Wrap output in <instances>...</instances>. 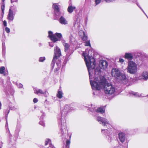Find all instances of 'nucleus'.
I'll list each match as a JSON object with an SVG mask.
<instances>
[{"label": "nucleus", "instance_id": "8", "mask_svg": "<svg viewBox=\"0 0 148 148\" xmlns=\"http://www.w3.org/2000/svg\"><path fill=\"white\" fill-rule=\"evenodd\" d=\"M97 120L99 122L100 124L104 126H109L110 125L109 123L108 120L105 118H102L101 117L98 116L97 118Z\"/></svg>", "mask_w": 148, "mask_h": 148}, {"label": "nucleus", "instance_id": "20", "mask_svg": "<svg viewBox=\"0 0 148 148\" xmlns=\"http://www.w3.org/2000/svg\"><path fill=\"white\" fill-rule=\"evenodd\" d=\"M75 9V6H73L72 5H69L67 9L68 12L70 13H72Z\"/></svg>", "mask_w": 148, "mask_h": 148}, {"label": "nucleus", "instance_id": "34", "mask_svg": "<svg viewBox=\"0 0 148 148\" xmlns=\"http://www.w3.org/2000/svg\"><path fill=\"white\" fill-rule=\"evenodd\" d=\"M136 4H137V5H138V6L141 9V10L146 15V16L147 17V18H148V17L147 16V15L145 14V12L144 10L142 9V8L140 6L138 5V4L137 3H136Z\"/></svg>", "mask_w": 148, "mask_h": 148}, {"label": "nucleus", "instance_id": "44", "mask_svg": "<svg viewBox=\"0 0 148 148\" xmlns=\"http://www.w3.org/2000/svg\"><path fill=\"white\" fill-rule=\"evenodd\" d=\"M59 69H60L59 67H58L55 70V71H58V70H59Z\"/></svg>", "mask_w": 148, "mask_h": 148}, {"label": "nucleus", "instance_id": "5", "mask_svg": "<svg viewBox=\"0 0 148 148\" xmlns=\"http://www.w3.org/2000/svg\"><path fill=\"white\" fill-rule=\"evenodd\" d=\"M48 37L50 39L54 42L57 41H60L61 38L62 37V34L60 33H56L53 34V33L51 31L48 32Z\"/></svg>", "mask_w": 148, "mask_h": 148}, {"label": "nucleus", "instance_id": "22", "mask_svg": "<svg viewBox=\"0 0 148 148\" xmlns=\"http://www.w3.org/2000/svg\"><path fill=\"white\" fill-rule=\"evenodd\" d=\"M105 110L104 108H99L96 110L97 112H100L101 114H103L104 113Z\"/></svg>", "mask_w": 148, "mask_h": 148}, {"label": "nucleus", "instance_id": "4", "mask_svg": "<svg viewBox=\"0 0 148 148\" xmlns=\"http://www.w3.org/2000/svg\"><path fill=\"white\" fill-rule=\"evenodd\" d=\"M137 66L135 62L132 60L128 61L127 67V72L131 74H135L137 71Z\"/></svg>", "mask_w": 148, "mask_h": 148}, {"label": "nucleus", "instance_id": "48", "mask_svg": "<svg viewBox=\"0 0 148 148\" xmlns=\"http://www.w3.org/2000/svg\"><path fill=\"white\" fill-rule=\"evenodd\" d=\"M2 1L3 2L4 1H5V0H2Z\"/></svg>", "mask_w": 148, "mask_h": 148}, {"label": "nucleus", "instance_id": "12", "mask_svg": "<svg viewBox=\"0 0 148 148\" xmlns=\"http://www.w3.org/2000/svg\"><path fill=\"white\" fill-rule=\"evenodd\" d=\"M129 94L130 96H134L136 97H143L144 96L142 95L141 93H139L133 91H130L129 92Z\"/></svg>", "mask_w": 148, "mask_h": 148}, {"label": "nucleus", "instance_id": "46", "mask_svg": "<svg viewBox=\"0 0 148 148\" xmlns=\"http://www.w3.org/2000/svg\"><path fill=\"white\" fill-rule=\"evenodd\" d=\"M93 94L94 95H95V92H93Z\"/></svg>", "mask_w": 148, "mask_h": 148}, {"label": "nucleus", "instance_id": "7", "mask_svg": "<svg viewBox=\"0 0 148 148\" xmlns=\"http://www.w3.org/2000/svg\"><path fill=\"white\" fill-rule=\"evenodd\" d=\"M135 80H141L146 81L148 80V71H143L138 77H136L134 79Z\"/></svg>", "mask_w": 148, "mask_h": 148}, {"label": "nucleus", "instance_id": "25", "mask_svg": "<svg viewBox=\"0 0 148 148\" xmlns=\"http://www.w3.org/2000/svg\"><path fill=\"white\" fill-rule=\"evenodd\" d=\"M45 60V57H40L39 59V61L40 62H43Z\"/></svg>", "mask_w": 148, "mask_h": 148}, {"label": "nucleus", "instance_id": "17", "mask_svg": "<svg viewBox=\"0 0 148 148\" xmlns=\"http://www.w3.org/2000/svg\"><path fill=\"white\" fill-rule=\"evenodd\" d=\"M59 21L60 23L62 24L66 25L68 24L67 21L65 18L63 16H61L60 17Z\"/></svg>", "mask_w": 148, "mask_h": 148}, {"label": "nucleus", "instance_id": "3", "mask_svg": "<svg viewBox=\"0 0 148 148\" xmlns=\"http://www.w3.org/2000/svg\"><path fill=\"white\" fill-rule=\"evenodd\" d=\"M111 74L113 77L116 78L121 84H126L128 82V79L125 75L118 68H113L112 70Z\"/></svg>", "mask_w": 148, "mask_h": 148}, {"label": "nucleus", "instance_id": "15", "mask_svg": "<svg viewBox=\"0 0 148 148\" xmlns=\"http://www.w3.org/2000/svg\"><path fill=\"white\" fill-rule=\"evenodd\" d=\"M11 7H10L8 15V19L10 21H12L14 19L13 12L11 10Z\"/></svg>", "mask_w": 148, "mask_h": 148}, {"label": "nucleus", "instance_id": "14", "mask_svg": "<svg viewBox=\"0 0 148 148\" xmlns=\"http://www.w3.org/2000/svg\"><path fill=\"white\" fill-rule=\"evenodd\" d=\"M118 136L119 140L122 143H123L125 140V134L122 132H120Z\"/></svg>", "mask_w": 148, "mask_h": 148}, {"label": "nucleus", "instance_id": "51", "mask_svg": "<svg viewBox=\"0 0 148 148\" xmlns=\"http://www.w3.org/2000/svg\"><path fill=\"white\" fill-rule=\"evenodd\" d=\"M0 148H1V147H0Z\"/></svg>", "mask_w": 148, "mask_h": 148}, {"label": "nucleus", "instance_id": "27", "mask_svg": "<svg viewBox=\"0 0 148 148\" xmlns=\"http://www.w3.org/2000/svg\"><path fill=\"white\" fill-rule=\"evenodd\" d=\"M102 0H95L96 5L99 4L101 2Z\"/></svg>", "mask_w": 148, "mask_h": 148}, {"label": "nucleus", "instance_id": "10", "mask_svg": "<svg viewBox=\"0 0 148 148\" xmlns=\"http://www.w3.org/2000/svg\"><path fill=\"white\" fill-rule=\"evenodd\" d=\"M34 93L38 95L39 94L43 95L45 97H47L49 95V93L46 90L44 91L40 89H37L36 88H34Z\"/></svg>", "mask_w": 148, "mask_h": 148}, {"label": "nucleus", "instance_id": "28", "mask_svg": "<svg viewBox=\"0 0 148 148\" xmlns=\"http://www.w3.org/2000/svg\"><path fill=\"white\" fill-rule=\"evenodd\" d=\"M85 43V46L90 47L91 46L90 40H88L87 41H86Z\"/></svg>", "mask_w": 148, "mask_h": 148}, {"label": "nucleus", "instance_id": "43", "mask_svg": "<svg viewBox=\"0 0 148 148\" xmlns=\"http://www.w3.org/2000/svg\"><path fill=\"white\" fill-rule=\"evenodd\" d=\"M14 107H11L10 106H9V109L10 110H13L14 109Z\"/></svg>", "mask_w": 148, "mask_h": 148}, {"label": "nucleus", "instance_id": "49", "mask_svg": "<svg viewBox=\"0 0 148 148\" xmlns=\"http://www.w3.org/2000/svg\"><path fill=\"white\" fill-rule=\"evenodd\" d=\"M90 111L91 112H92L93 110H90Z\"/></svg>", "mask_w": 148, "mask_h": 148}, {"label": "nucleus", "instance_id": "16", "mask_svg": "<svg viewBox=\"0 0 148 148\" xmlns=\"http://www.w3.org/2000/svg\"><path fill=\"white\" fill-rule=\"evenodd\" d=\"M133 55L130 53H126L124 56V58L127 60H131L133 58Z\"/></svg>", "mask_w": 148, "mask_h": 148}, {"label": "nucleus", "instance_id": "21", "mask_svg": "<svg viewBox=\"0 0 148 148\" xmlns=\"http://www.w3.org/2000/svg\"><path fill=\"white\" fill-rule=\"evenodd\" d=\"M111 130L110 129H104L103 130L102 129L101 132L102 133L104 134L105 135H108L110 132Z\"/></svg>", "mask_w": 148, "mask_h": 148}, {"label": "nucleus", "instance_id": "42", "mask_svg": "<svg viewBox=\"0 0 148 148\" xmlns=\"http://www.w3.org/2000/svg\"><path fill=\"white\" fill-rule=\"evenodd\" d=\"M3 24L5 26H7L6 22L5 21H4L3 22Z\"/></svg>", "mask_w": 148, "mask_h": 148}, {"label": "nucleus", "instance_id": "31", "mask_svg": "<svg viewBox=\"0 0 148 148\" xmlns=\"http://www.w3.org/2000/svg\"><path fill=\"white\" fill-rule=\"evenodd\" d=\"M66 147H69V145L70 143V140H66Z\"/></svg>", "mask_w": 148, "mask_h": 148}, {"label": "nucleus", "instance_id": "50", "mask_svg": "<svg viewBox=\"0 0 148 148\" xmlns=\"http://www.w3.org/2000/svg\"><path fill=\"white\" fill-rule=\"evenodd\" d=\"M114 148H118L117 147H114Z\"/></svg>", "mask_w": 148, "mask_h": 148}, {"label": "nucleus", "instance_id": "23", "mask_svg": "<svg viewBox=\"0 0 148 148\" xmlns=\"http://www.w3.org/2000/svg\"><path fill=\"white\" fill-rule=\"evenodd\" d=\"M57 97L59 99H61L63 97V93L62 91L59 90L57 94Z\"/></svg>", "mask_w": 148, "mask_h": 148}, {"label": "nucleus", "instance_id": "35", "mask_svg": "<svg viewBox=\"0 0 148 148\" xmlns=\"http://www.w3.org/2000/svg\"><path fill=\"white\" fill-rule=\"evenodd\" d=\"M10 110H6V111H5V114L6 115V116L7 117L8 116V115L9 113Z\"/></svg>", "mask_w": 148, "mask_h": 148}, {"label": "nucleus", "instance_id": "6", "mask_svg": "<svg viewBox=\"0 0 148 148\" xmlns=\"http://www.w3.org/2000/svg\"><path fill=\"white\" fill-rule=\"evenodd\" d=\"M54 55L52 60L51 64L53 66L55 64L56 60L60 57L61 55V53L60 48L56 46L54 49Z\"/></svg>", "mask_w": 148, "mask_h": 148}, {"label": "nucleus", "instance_id": "19", "mask_svg": "<svg viewBox=\"0 0 148 148\" xmlns=\"http://www.w3.org/2000/svg\"><path fill=\"white\" fill-rule=\"evenodd\" d=\"M51 141L49 139H47L45 140V145H46L48 144H49V147L47 148H55L53 145L51 144Z\"/></svg>", "mask_w": 148, "mask_h": 148}, {"label": "nucleus", "instance_id": "39", "mask_svg": "<svg viewBox=\"0 0 148 148\" xmlns=\"http://www.w3.org/2000/svg\"><path fill=\"white\" fill-rule=\"evenodd\" d=\"M18 87L19 88H22L23 87V85L21 83H19L18 85Z\"/></svg>", "mask_w": 148, "mask_h": 148}, {"label": "nucleus", "instance_id": "45", "mask_svg": "<svg viewBox=\"0 0 148 148\" xmlns=\"http://www.w3.org/2000/svg\"><path fill=\"white\" fill-rule=\"evenodd\" d=\"M8 124L7 121H6V122L5 125L6 127H8Z\"/></svg>", "mask_w": 148, "mask_h": 148}, {"label": "nucleus", "instance_id": "36", "mask_svg": "<svg viewBox=\"0 0 148 148\" xmlns=\"http://www.w3.org/2000/svg\"><path fill=\"white\" fill-rule=\"evenodd\" d=\"M107 3H110L113 1H114L115 0H104Z\"/></svg>", "mask_w": 148, "mask_h": 148}, {"label": "nucleus", "instance_id": "30", "mask_svg": "<svg viewBox=\"0 0 148 148\" xmlns=\"http://www.w3.org/2000/svg\"><path fill=\"white\" fill-rule=\"evenodd\" d=\"M79 34L81 36H82L85 34L84 32L82 30H80L79 33Z\"/></svg>", "mask_w": 148, "mask_h": 148}, {"label": "nucleus", "instance_id": "33", "mask_svg": "<svg viewBox=\"0 0 148 148\" xmlns=\"http://www.w3.org/2000/svg\"><path fill=\"white\" fill-rule=\"evenodd\" d=\"M1 8L2 11L3 12V13L4 11V10H5V5L3 4L2 5L1 7Z\"/></svg>", "mask_w": 148, "mask_h": 148}, {"label": "nucleus", "instance_id": "32", "mask_svg": "<svg viewBox=\"0 0 148 148\" xmlns=\"http://www.w3.org/2000/svg\"><path fill=\"white\" fill-rule=\"evenodd\" d=\"M5 30L7 33H9L10 32V29L8 27H6L5 28Z\"/></svg>", "mask_w": 148, "mask_h": 148}, {"label": "nucleus", "instance_id": "29", "mask_svg": "<svg viewBox=\"0 0 148 148\" xmlns=\"http://www.w3.org/2000/svg\"><path fill=\"white\" fill-rule=\"evenodd\" d=\"M70 41L71 43H73V42L75 41V39L71 35L70 37Z\"/></svg>", "mask_w": 148, "mask_h": 148}, {"label": "nucleus", "instance_id": "40", "mask_svg": "<svg viewBox=\"0 0 148 148\" xmlns=\"http://www.w3.org/2000/svg\"><path fill=\"white\" fill-rule=\"evenodd\" d=\"M49 46L51 47H53L54 45L53 44L52 42H49Z\"/></svg>", "mask_w": 148, "mask_h": 148}, {"label": "nucleus", "instance_id": "41", "mask_svg": "<svg viewBox=\"0 0 148 148\" xmlns=\"http://www.w3.org/2000/svg\"><path fill=\"white\" fill-rule=\"evenodd\" d=\"M18 0H11V3H12L14 2H17L18 1Z\"/></svg>", "mask_w": 148, "mask_h": 148}, {"label": "nucleus", "instance_id": "47", "mask_svg": "<svg viewBox=\"0 0 148 148\" xmlns=\"http://www.w3.org/2000/svg\"><path fill=\"white\" fill-rule=\"evenodd\" d=\"M39 45H42V44H41V43H39Z\"/></svg>", "mask_w": 148, "mask_h": 148}, {"label": "nucleus", "instance_id": "9", "mask_svg": "<svg viewBox=\"0 0 148 148\" xmlns=\"http://www.w3.org/2000/svg\"><path fill=\"white\" fill-rule=\"evenodd\" d=\"M59 6V5L58 3H53V5L54 13L56 18H58L59 17L60 13Z\"/></svg>", "mask_w": 148, "mask_h": 148}, {"label": "nucleus", "instance_id": "2", "mask_svg": "<svg viewBox=\"0 0 148 148\" xmlns=\"http://www.w3.org/2000/svg\"><path fill=\"white\" fill-rule=\"evenodd\" d=\"M70 110L69 105H66L61 110V114L57 116V119L59 121V122L61 123V132L62 134H63L64 132L66 131L65 128L66 127V125L65 117L67 113Z\"/></svg>", "mask_w": 148, "mask_h": 148}, {"label": "nucleus", "instance_id": "26", "mask_svg": "<svg viewBox=\"0 0 148 148\" xmlns=\"http://www.w3.org/2000/svg\"><path fill=\"white\" fill-rule=\"evenodd\" d=\"M82 39L83 41H86L87 39V37L85 34L82 36Z\"/></svg>", "mask_w": 148, "mask_h": 148}, {"label": "nucleus", "instance_id": "38", "mask_svg": "<svg viewBox=\"0 0 148 148\" xmlns=\"http://www.w3.org/2000/svg\"><path fill=\"white\" fill-rule=\"evenodd\" d=\"M124 60L123 59L120 58L119 60V62L121 63H123L124 62Z\"/></svg>", "mask_w": 148, "mask_h": 148}, {"label": "nucleus", "instance_id": "11", "mask_svg": "<svg viewBox=\"0 0 148 148\" xmlns=\"http://www.w3.org/2000/svg\"><path fill=\"white\" fill-rule=\"evenodd\" d=\"M108 64V62L106 60H103L99 62V66L101 69H105L107 68Z\"/></svg>", "mask_w": 148, "mask_h": 148}, {"label": "nucleus", "instance_id": "37", "mask_svg": "<svg viewBox=\"0 0 148 148\" xmlns=\"http://www.w3.org/2000/svg\"><path fill=\"white\" fill-rule=\"evenodd\" d=\"M33 102L35 103H36L38 101V99L36 98H34V99H33Z\"/></svg>", "mask_w": 148, "mask_h": 148}, {"label": "nucleus", "instance_id": "18", "mask_svg": "<svg viewBox=\"0 0 148 148\" xmlns=\"http://www.w3.org/2000/svg\"><path fill=\"white\" fill-rule=\"evenodd\" d=\"M62 42L64 47V51L66 52L68 51L70 45L68 43H66L64 40L62 41Z\"/></svg>", "mask_w": 148, "mask_h": 148}, {"label": "nucleus", "instance_id": "1", "mask_svg": "<svg viewBox=\"0 0 148 148\" xmlns=\"http://www.w3.org/2000/svg\"><path fill=\"white\" fill-rule=\"evenodd\" d=\"M92 50L86 49L82 54L87 67L92 88L93 90H96L103 88L106 94L112 95L115 92V88L111 84L107 82L104 77L100 75L101 71L99 68L95 69L96 63L95 59L92 56Z\"/></svg>", "mask_w": 148, "mask_h": 148}, {"label": "nucleus", "instance_id": "24", "mask_svg": "<svg viewBox=\"0 0 148 148\" xmlns=\"http://www.w3.org/2000/svg\"><path fill=\"white\" fill-rule=\"evenodd\" d=\"M5 72V68L4 66H2L0 68V73L3 74Z\"/></svg>", "mask_w": 148, "mask_h": 148}, {"label": "nucleus", "instance_id": "13", "mask_svg": "<svg viewBox=\"0 0 148 148\" xmlns=\"http://www.w3.org/2000/svg\"><path fill=\"white\" fill-rule=\"evenodd\" d=\"M40 113L41 115L40 117V121L39 122V124L42 126H44L45 125V123L44 121H43V119L45 116V114L42 110L40 111Z\"/></svg>", "mask_w": 148, "mask_h": 148}]
</instances>
